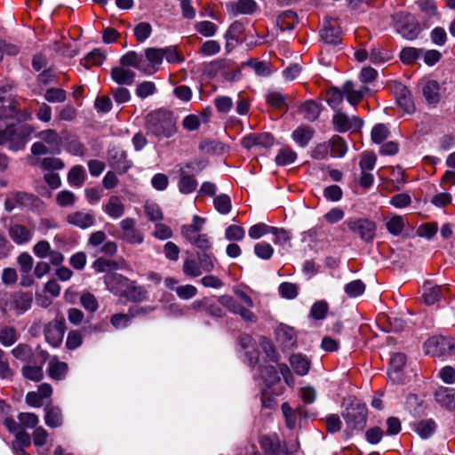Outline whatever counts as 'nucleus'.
Masks as SVG:
<instances>
[{
  "label": "nucleus",
  "instance_id": "obj_1",
  "mask_svg": "<svg viewBox=\"0 0 455 455\" xmlns=\"http://www.w3.org/2000/svg\"><path fill=\"white\" fill-rule=\"evenodd\" d=\"M146 129L158 139L170 138L176 132V119L169 111H155L148 115Z\"/></svg>",
  "mask_w": 455,
  "mask_h": 455
},
{
  "label": "nucleus",
  "instance_id": "obj_2",
  "mask_svg": "<svg viewBox=\"0 0 455 455\" xmlns=\"http://www.w3.org/2000/svg\"><path fill=\"white\" fill-rule=\"evenodd\" d=\"M342 417L351 430H363L366 425L368 410L364 403L355 398H348L347 405L342 411Z\"/></svg>",
  "mask_w": 455,
  "mask_h": 455
},
{
  "label": "nucleus",
  "instance_id": "obj_3",
  "mask_svg": "<svg viewBox=\"0 0 455 455\" xmlns=\"http://www.w3.org/2000/svg\"><path fill=\"white\" fill-rule=\"evenodd\" d=\"M392 20L396 31L408 40L415 39L419 33V28L416 19L406 12H399L392 15Z\"/></svg>",
  "mask_w": 455,
  "mask_h": 455
},
{
  "label": "nucleus",
  "instance_id": "obj_4",
  "mask_svg": "<svg viewBox=\"0 0 455 455\" xmlns=\"http://www.w3.org/2000/svg\"><path fill=\"white\" fill-rule=\"evenodd\" d=\"M109 277H112L115 281L124 287L123 296H124L129 301L137 303L148 299L147 290L143 286L136 285L134 281H130L122 275L116 274L108 276V278Z\"/></svg>",
  "mask_w": 455,
  "mask_h": 455
},
{
  "label": "nucleus",
  "instance_id": "obj_5",
  "mask_svg": "<svg viewBox=\"0 0 455 455\" xmlns=\"http://www.w3.org/2000/svg\"><path fill=\"white\" fill-rule=\"evenodd\" d=\"M424 347L426 354L433 356L451 355L455 351V340L434 336L425 342Z\"/></svg>",
  "mask_w": 455,
  "mask_h": 455
},
{
  "label": "nucleus",
  "instance_id": "obj_6",
  "mask_svg": "<svg viewBox=\"0 0 455 455\" xmlns=\"http://www.w3.org/2000/svg\"><path fill=\"white\" fill-rule=\"evenodd\" d=\"M66 330V323L64 318H56L49 322L44 326V336L46 341L52 347H59L63 339Z\"/></svg>",
  "mask_w": 455,
  "mask_h": 455
},
{
  "label": "nucleus",
  "instance_id": "obj_7",
  "mask_svg": "<svg viewBox=\"0 0 455 455\" xmlns=\"http://www.w3.org/2000/svg\"><path fill=\"white\" fill-rule=\"evenodd\" d=\"M347 225L352 232L357 234L365 242H371L375 237V223L367 219L350 220Z\"/></svg>",
  "mask_w": 455,
  "mask_h": 455
},
{
  "label": "nucleus",
  "instance_id": "obj_8",
  "mask_svg": "<svg viewBox=\"0 0 455 455\" xmlns=\"http://www.w3.org/2000/svg\"><path fill=\"white\" fill-rule=\"evenodd\" d=\"M390 90L395 96L398 105L407 113L414 110V103L411 92L400 82L394 81L389 84Z\"/></svg>",
  "mask_w": 455,
  "mask_h": 455
},
{
  "label": "nucleus",
  "instance_id": "obj_9",
  "mask_svg": "<svg viewBox=\"0 0 455 455\" xmlns=\"http://www.w3.org/2000/svg\"><path fill=\"white\" fill-rule=\"evenodd\" d=\"M25 138L12 124L8 125L4 130H0V145L9 143L12 150H19L25 146Z\"/></svg>",
  "mask_w": 455,
  "mask_h": 455
},
{
  "label": "nucleus",
  "instance_id": "obj_10",
  "mask_svg": "<svg viewBox=\"0 0 455 455\" xmlns=\"http://www.w3.org/2000/svg\"><path fill=\"white\" fill-rule=\"evenodd\" d=\"M8 235L15 244L22 245L32 240L34 229L18 223L11 224L8 228Z\"/></svg>",
  "mask_w": 455,
  "mask_h": 455
},
{
  "label": "nucleus",
  "instance_id": "obj_11",
  "mask_svg": "<svg viewBox=\"0 0 455 455\" xmlns=\"http://www.w3.org/2000/svg\"><path fill=\"white\" fill-rule=\"evenodd\" d=\"M18 105V101L13 98L5 102V108H0V119H14L17 122L30 119V114L19 109Z\"/></svg>",
  "mask_w": 455,
  "mask_h": 455
},
{
  "label": "nucleus",
  "instance_id": "obj_12",
  "mask_svg": "<svg viewBox=\"0 0 455 455\" xmlns=\"http://www.w3.org/2000/svg\"><path fill=\"white\" fill-rule=\"evenodd\" d=\"M321 37L324 43L337 45L341 42V30L335 20H329L321 31Z\"/></svg>",
  "mask_w": 455,
  "mask_h": 455
},
{
  "label": "nucleus",
  "instance_id": "obj_13",
  "mask_svg": "<svg viewBox=\"0 0 455 455\" xmlns=\"http://www.w3.org/2000/svg\"><path fill=\"white\" fill-rule=\"evenodd\" d=\"M68 369L67 363L60 362L57 356H53L49 361L47 374L52 379L60 381L66 378Z\"/></svg>",
  "mask_w": 455,
  "mask_h": 455
},
{
  "label": "nucleus",
  "instance_id": "obj_14",
  "mask_svg": "<svg viewBox=\"0 0 455 455\" xmlns=\"http://www.w3.org/2000/svg\"><path fill=\"white\" fill-rule=\"evenodd\" d=\"M111 165L119 172H126L132 166V162L127 159V154L124 150L112 148L108 151Z\"/></svg>",
  "mask_w": 455,
  "mask_h": 455
},
{
  "label": "nucleus",
  "instance_id": "obj_15",
  "mask_svg": "<svg viewBox=\"0 0 455 455\" xmlns=\"http://www.w3.org/2000/svg\"><path fill=\"white\" fill-rule=\"evenodd\" d=\"M123 235L122 238L130 243H140L143 241L142 235L135 229V221L127 218L120 223Z\"/></svg>",
  "mask_w": 455,
  "mask_h": 455
},
{
  "label": "nucleus",
  "instance_id": "obj_16",
  "mask_svg": "<svg viewBox=\"0 0 455 455\" xmlns=\"http://www.w3.org/2000/svg\"><path fill=\"white\" fill-rule=\"evenodd\" d=\"M274 138L269 133L250 134L243 138L241 144L249 149L255 146L269 148L273 145Z\"/></svg>",
  "mask_w": 455,
  "mask_h": 455
},
{
  "label": "nucleus",
  "instance_id": "obj_17",
  "mask_svg": "<svg viewBox=\"0 0 455 455\" xmlns=\"http://www.w3.org/2000/svg\"><path fill=\"white\" fill-rule=\"evenodd\" d=\"M67 222L82 229L91 228L94 224V215L90 212H75L68 214Z\"/></svg>",
  "mask_w": 455,
  "mask_h": 455
},
{
  "label": "nucleus",
  "instance_id": "obj_18",
  "mask_svg": "<svg viewBox=\"0 0 455 455\" xmlns=\"http://www.w3.org/2000/svg\"><path fill=\"white\" fill-rule=\"evenodd\" d=\"M32 302L33 295L31 292L20 291L12 295V307L20 314L28 311L31 307Z\"/></svg>",
  "mask_w": 455,
  "mask_h": 455
},
{
  "label": "nucleus",
  "instance_id": "obj_19",
  "mask_svg": "<svg viewBox=\"0 0 455 455\" xmlns=\"http://www.w3.org/2000/svg\"><path fill=\"white\" fill-rule=\"evenodd\" d=\"M257 8L254 0H237L227 4L228 12L236 16L238 14H251Z\"/></svg>",
  "mask_w": 455,
  "mask_h": 455
},
{
  "label": "nucleus",
  "instance_id": "obj_20",
  "mask_svg": "<svg viewBox=\"0 0 455 455\" xmlns=\"http://www.w3.org/2000/svg\"><path fill=\"white\" fill-rule=\"evenodd\" d=\"M406 363V356L403 353H396L393 355L390 359V367L388 370L389 378L393 382L399 383L402 380L400 371L403 370Z\"/></svg>",
  "mask_w": 455,
  "mask_h": 455
},
{
  "label": "nucleus",
  "instance_id": "obj_21",
  "mask_svg": "<svg viewBox=\"0 0 455 455\" xmlns=\"http://www.w3.org/2000/svg\"><path fill=\"white\" fill-rule=\"evenodd\" d=\"M435 397L438 403L450 410H455V389L440 387L435 392Z\"/></svg>",
  "mask_w": 455,
  "mask_h": 455
},
{
  "label": "nucleus",
  "instance_id": "obj_22",
  "mask_svg": "<svg viewBox=\"0 0 455 455\" xmlns=\"http://www.w3.org/2000/svg\"><path fill=\"white\" fill-rule=\"evenodd\" d=\"M276 339L284 347H292L296 345L297 338L293 328L281 324L275 331Z\"/></svg>",
  "mask_w": 455,
  "mask_h": 455
},
{
  "label": "nucleus",
  "instance_id": "obj_23",
  "mask_svg": "<svg viewBox=\"0 0 455 455\" xmlns=\"http://www.w3.org/2000/svg\"><path fill=\"white\" fill-rule=\"evenodd\" d=\"M135 73L124 67H115L111 69V78L118 84L131 85L134 83Z\"/></svg>",
  "mask_w": 455,
  "mask_h": 455
},
{
  "label": "nucleus",
  "instance_id": "obj_24",
  "mask_svg": "<svg viewBox=\"0 0 455 455\" xmlns=\"http://www.w3.org/2000/svg\"><path fill=\"white\" fill-rule=\"evenodd\" d=\"M44 421L48 427L54 428L60 427L62 425V413L61 410L59 407L47 404L44 407Z\"/></svg>",
  "mask_w": 455,
  "mask_h": 455
},
{
  "label": "nucleus",
  "instance_id": "obj_25",
  "mask_svg": "<svg viewBox=\"0 0 455 455\" xmlns=\"http://www.w3.org/2000/svg\"><path fill=\"white\" fill-rule=\"evenodd\" d=\"M37 136L43 142L50 145L54 152H60L62 140L56 131L52 129L44 130L40 132Z\"/></svg>",
  "mask_w": 455,
  "mask_h": 455
},
{
  "label": "nucleus",
  "instance_id": "obj_26",
  "mask_svg": "<svg viewBox=\"0 0 455 455\" xmlns=\"http://www.w3.org/2000/svg\"><path fill=\"white\" fill-rule=\"evenodd\" d=\"M189 232L190 233H188V235H184V237L198 249L197 251H209L212 248V243L207 235L200 233L193 234L191 230H189Z\"/></svg>",
  "mask_w": 455,
  "mask_h": 455
},
{
  "label": "nucleus",
  "instance_id": "obj_27",
  "mask_svg": "<svg viewBox=\"0 0 455 455\" xmlns=\"http://www.w3.org/2000/svg\"><path fill=\"white\" fill-rule=\"evenodd\" d=\"M297 14L291 11L282 12L276 19V25L281 30H291L298 24Z\"/></svg>",
  "mask_w": 455,
  "mask_h": 455
},
{
  "label": "nucleus",
  "instance_id": "obj_28",
  "mask_svg": "<svg viewBox=\"0 0 455 455\" xmlns=\"http://www.w3.org/2000/svg\"><path fill=\"white\" fill-rule=\"evenodd\" d=\"M290 363L294 371L300 376L306 375L310 369V361L301 354L291 355Z\"/></svg>",
  "mask_w": 455,
  "mask_h": 455
},
{
  "label": "nucleus",
  "instance_id": "obj_29",
  "mask_svg": "<svg viewBox=\"0 0 455 455\" xmlns=\"http://www.w3.org/2000/svg\"><path fill=\"white\" fill-rule=\"evenodd\" d=\"M182 271L189 277H198L204 272L197 259H196L192 254L184 260Z\"/></svg>",
  "mask_w": 455,
  "mask_h": 455
},
{
  "label": "nucleus",
  "instance_id": "obj_30",
  "mask_svg": "<svg viewBox=\"0 0 455 455\" xmlns=\"http://www.w3.org/2000/svg\"><path fill=\"white\" fill-rule=\"evenodd\" d=\"M180 179L179 181V190L182 194H190L192 193L197 186V181L196 178L192 175H188L185 172L183 168H180Z\"/></svg>",
  "mask_w": 455,
  "mask_h": 455
},
{
  "label": "nucleus",
  "instance_id": "obj_31",
  "mask_svg": "<svg viewBox=\"0 0 455 455\" xmlns=\"http://www.w3.org/2000/svg\"><path fill=\"white\" fill-rule=\"evenodd\" d=\"M423 95L428 104L437 103L440 100L439 84L436 81H428L422 89Z\"/></svg>",
  "mask_w": 455,
  "mask_h": 455
},
{
  "label": "nucleus",
  "instance_id": "obj_32",
  "mask_svg": "<svg viewBox=\"0 0 455 455\" xmlns=\"http://www.w3.org/2000/svg\"><path fill=\"white\" fill-rule=\"evenodd\" d=\"M40 164V167L44 171H49V172H53V171L61 170L64 168L65 164L63 161L57 157H44L42 160H34L30 163L31 165H36Z\"/></svg>",
  "mask_w": 455,
  "mask_h": 455
},
{
  "label": "nucleus",
  "instance_id": "obj_33",
  "mask_svg": "<svg viewBox=\"0 0 455 455\" xmlns=\"http://www.w3.org/2000/svg\"><path fill=\"white\" fill-rule=\"evenodd\" d=\"M105 212L112 218H120L124 212V205L117 196H112L105 205Z\"/></svg>",
  "mask_w": 455,
  "mask_h": 455
},
{
  "label": "nucleus",
  "instance_id": "obj_34",
  "mask_svg": "<svg viewBox=\"0 0 455 455\" xmlns=\"http://www.w3.org/2000/svg\"><path fill=\"white\" fill-rule=\"evenodd\" d=\"M314 135V130L308 126L298 127L292 132L293 140L301 147H306Z\"/></svg>",
  "mask_w": 455,
  "mask_h": 455
},
{
  "label": "nucleus",
  "instance_id": "obj_35",
  "mask_svg": "<svg viewBox=\"0 0 455 455\" xmlns=\"http://www.w3.org/2000/svg\"><path fill=\"white\" fill-rule=\"evenodd\" d=\"M299 111L304 115L305 119L315 121L320 114V108L314 100H307L299 107Z\"/></svg>",
  "mask_w": 455,
  "mask_h": 455
},
{
  "label": "nucleus",
  "instance_id": "obj_36",
  "mask_svg": "<svg viewBox=\"0 0 455 455\" xmlns=\"http://www.w3.org/2000/svg\"><path fill=\"white\" fill-rule=\"evenodd\" d=\"M405 224L406 220L403 217L394 215L386 222V228L390 234L397 236L402 234Z\"/></svg>",
  "mask_w": 455,
  "mask_h": 455
},
{
  "label": "nucleus",
  "instance_id": "obj_37",
  "mask_svg": "<svg viewBox=\"0 0 455 455\" xmlns=\"http://www.w3.org/2000/svg\"><path fill=\"white\" fill-rule=\"evenodd\" d=\"M196 256L204 272H212L214 269L215 258L209 251H196Z\"/></svg>",
  "mask_w": 455,
  "mask_h": 455
},
{
  "label": "nucleus",
  "instance_id": "obj_38",
  "mask_svg": "<svg viewBox=\"0 0 455 455\" xmlns=\"http://www.w3.org/2000/svg\"><path fill=\"white\" fill-rule=\"evenodd\" d=\"M17 340V331L14 327L4 326L0 330V343L10 347Z\"/></svg>",
  "mask_w": 455,
  "mask_h": 455
},
{
  "label": "nucleus",
  "instance_id": "obj_39",
  "mask_svg": "<svg viewBox=\"0 0 455 455\" xmlns=\"http://www.w3.org/2000/svg\"><path fill=\"white\" fill-rule=\"evenodd\" d=\"M105 58V55L99 49H94L81 60V64L85 68H89L92 65H100Z\"/></svg>",
  "mask_w": 455,
  "mask_h": 455
},
{
  "label": "nucleus",
  "instance_id": "obj_40",
  "mask_svg": "<svg viewBox=\"0 0 455 455\" xmlns=\"http://www.w3.org/2000/svg\"><path fill=\"white\" fill-rule=\"evenodd\" d=\"M68 180L72 186L81 187L84 182V171L82 166L76 165L68 174Z\"/></svg>",
  "mask_w": 455,
  "mask_h": 455
},
{
  "label": "nucleus",
  "instance_id": "obj_41",
  "mask_svg": "<svg viewBox=\"0 0 455 455\" xmlns=\"http://www.w3.org/2000/svg\"><path fill=\"white\" fill-rule=\"evenodd\" d=\"M22 375L25 379L32 381H40L44 378V371L41 366L26 365L21 369Z\"/></svg>",
  "mask_w": 455,
  "mask_h": 455
},
{
  "label": "nucleus",
  "instance_id": "obj_42",
  "mask_svg": "<svg viewBox=\"0 0 455 455\" xmlns=\"http://www.w3.org/2000/svg\"><path fill=\"white\" fill-rule=\"evenodd\" d=\"M12 354L22 362H29L33 356L32 348L26 344H19L12 350Z\"/></svg>",
  "mask_w": 455,
  "mask_h": 455
},
{
  "label": "nucleus",
  "instance_id": "obj_43",
  "mask_svg": "<svg viewBox=\"0 0 455 455\" xmlns=\"http://www.w3.org/2000/svg\"><path fill=\"white\" fill-rule=\"evenodd\" d=\"M420 53H423L422 49L405 47L400 53V59L404 64H411L419 57Z\"/></svg>",
  "mask_w": 455,
  "mask_h": 455
},
{
  "label": "nucleus",
  "instance_id": "obj_44",
  "mask_svg": "<svg viewBox=\"0 0 455 455\" xmlns=\"http://www.w3.org/2000/svg\"><path fill=\"white\" fill-rule=\"evenodd\" d=\"M436 424L433 419H424L419 422L417 432L422 438H428L435 430Z\"/></svg>",
  "mask_w": 455,
  "mask_h": 455
},
{
  "label": "nucleus",
  "instance_id": "obj_45",
  "mask_svg": "<svg viewBox=\"0 0 455 455\" xmlns=\"http://www.w3.org/2000/svg\"><path fill=\"white\" fill-rule=\"evenodd\" d=\"M296 157L297 154L291 148H282L275 157V163L278 165H287L293 163Z\"/></svg>",
  "mask_w": 455,
  "mask_h": 455
},
{
  "label": "nucleus",
  "instance_id": "obj_46",
  "mask_svg": "<svg viewBox=\"0 0 455 455\" xmlns=\"http://www.w3.org/2000/svg\"><path fill=\"white\" fill-rule=\"evenodd\" d=\"M215 209L221 214H227L231 210V200L228 196L222 194L213 200Z\"/></svg>",
  "mask_w": 455,
  "mask_h": 455
},
{
  "label": "nucleus",
  "instance_id": "obj_47",
  "mask_svg": "<svg viewBox=\"0 0 455 455\" xmlns=\"http://www.w3.org/2000/svg\"><path fill=\"white\" fill-rule=\"evenodd\" d=\"M260 375L267 385L275 384L280 380L277 370L272 365L262 367Z\"/></svg>",
  "mask_w": 455,
  "mask_h": 455
},
{
  "label": "nucleus",
  "instance_id": "obj_48",
  "mask_svg": "<svg viewBox=\"0 0 455 455\" xmlns=\"http://www.w3.org/2000/svg\"><path fill=\"white\" fill-rule=\"evenodd\" d=\"M365 291V284L361 280H355L345 286V292L350 298L362 295Z\"/></svg>",
  "mask_w": 455,
  "mask_h": 455
},
{
  "label": "nucleus",
  "instance_id": "obj_49",
  "mask_svg": "<svg viewBox=\"0 0 455 455\" xmlns=\"http://www.w3.org/2000/svg\"><path fill=\"white\" fill-rule=\"evenodd\" d=\"M331 150L332 152V156L336 157H342L347 153V145L342 138L339 136L333 137V139L330 142Z\"/></svg>",
  "mask_w": 455,
  "mask_h": 455
},
{
  "label": "nucleus",
  "instance_id": "obj_50",
  "mask_svg": "<svg viewBox=\"0 0 455 455\" xmlns=\"http://www.w3.org/2000/svg\"><path fill=\"white\" fill-rule=\"evenodd\" d=\"M333 124L336 131L339 132L351 130L350 118L343 113H337L333 116Z\"/></svg>",
  "mask_w": 455,
  "mask_h": 455
},
{
  "label": "nucleus",
  "instance_id": "obj_51",
  "mask_svg": "<svg viewBox=\"0 0 455 455\" xmlns=\"http://www.w3.org/2000/svg\"><path fill=\"white\" fill-rule=\"evenodd\" d=\"M267 101L274 108H284L285 111L288 108L285 97L278 92H270L267 95Z\"/></svg>",
  "mask_w": 455,
  "mask_h": 455
},
{
  "label": "nucleus",
  "instance_id": "obj_52",
  "mask_svg": "<svg viewBox=\"0 0 455 455\" xmlns=\"http://www.w3.org/2000/svg\"><path fill=\"white\" fill-rule=\"evenodd\" d=\"M152 33V27L148 22H140L134 28V36L139 42H144Z\"/></svg>",
  "mask_w": 455,
  "mask_h": 455
},
{
  "label": "nucleus",
  "instance_id": "obj_53",
  "mask_svg": "<svg viewBox=\"0 0 455 455\" xmlns=\"http://www.w3.org/2000/svg\"><path fill=\"white\" fill-rule=\"evenodd\" d=\"M389 132L386 125L379 124L371 131V140L376 144L382 143L388 136Z\"/></svg>",
  "mask_w": 455,
  "mask_h": 455
},
{
  "label": "nucleus",
  "instance_id": "obj_54",
  "mask_svg": "<svg viewBox=\"0 0 455 455\" xmlns=\"http://www.w3.org/2000/svg\"><path fill=\"white\" fill-rule=\"evenodd\" d=\"M44 98L49 102H63L66 100V92L60 88H50L45 92Z\"/></svg>",
  "mask_w": 455,
  "mask_h": 455
},
{
  "label": "nucleus",
  "instance_id": "obj_55",
  "mask_svg": "<svg viewBox=\"0 0 455 455\" xmlns=\"http://www.w3.org/2000/svg\"><path fill=\"white\" fill-rule=\"evenodd\" d=\"M83 343V337L79 331L73 330L68 334L66 347L69 350H74L80 347Z\"/></svg>",
  "mask_w": 455,
  "mask_h": 455
},
{
  "label": "nucleus",
  "instance_id": "obj_56",
  "mask_svg": "<svg viewBox=\"0 0 455 455\" xmlns=\"http://www.w3.org/2000/svg\"><path fill=\"white\" fill-rule=\"evenodd\" d=\"M132 317L130 315V313L127 314H115L110 318V323L114 326L116 329L119 328H126L129 326L131 323Z\"/></svg>",
  "mask_w": 455,
  "mask_h": 455
},
{
  "label": "nucleus",
  "instance_id": "obj_57",
  "mask_svg": "<svg viewBox=\"0 0 455 455\" xmlns=\"http://www.w3.org/2000/svg\"><path fill=\"white\" fill-rule=\"evenodd\" d=\"M377 157L372 152H365L362 155L359 163L361 171L370 172L371 171L376 164Z\"/></svg>",
  "mask_w": 455,
  "mask_h": 455
},
{
  "label": "nucleus",
  "instance_id": "obj_58",
  "mask_svg": "<svg viewBox=\"0 0 455 455\" xmlns=\"http://www.w3.org/2000/svg\"><path fill=\"white\" fill-rule=\"evenodd\" d=\"M56 202L61 207L71 206L76 202V196L68 190H62L56 196Z\"/></svg>",
  "mask_w": 455,
  "mask_h": 455
},
{
  "label": "nucleus",
  "instance_id": "obj_59",
  "mask_svg": "<svg viewBox=\"0 0 455 455\" xmlns=\"http://www.w3.org/2000/svg\"><path fill=\"white\" fill-rule=\"evenodd\" d=\"M31 444V437L25 431H19L15 435V440L12 442V449H25L26 447L30 446Z\"/></svg>",
  "mask_w": 455,
  "mask_h": 455
},
{
  "label": "nucleus",
  "instance_id": "obj_60",
  "mask_svg": "<svg viewBox=\"0 0 455 455\" xmlns=\"http://www.w3.org/2000/svg\"><path fill=\"white\" fill-rule=\"evenodd\" d=\"M255 254L263 259H269L274 252L273 247L265 242L258 243L254 246Z\"/></svg>",
  "mask_w": 455,
  "mask_h": 455
},
{
  "label": "nucleus",
  "instance_id": "obj_61",
  "mask_svg": "<svg viewBox=\"0 0 455 455\" xmlns=\"http://www.w3.org/2000/svg\"><path fill=\"white\" fill-rule=\"evenodd\" d=\"M328 311V304L323 301L315 302L310 310V315L314 319L322 320L325 317Z\"/></svg>",
  "mask_w": 455,
  "mask_h": 455
},
{
  "label": "nucleus",
  "instance_id": "obj_62",
  "mask_svg": "<svg viewBox=\"0 0 455 455\" xmlns=\"http://www.w3.org/2000/svg\"><path fill=\"white\" fill-rule=\"evenodd\" d=\"M163 55L169 63H180L184 61V57L177 51L176 46L164 48Z\"/></svg>",
  "mask_w": 455,
  "mask_h": 455
},
{
  "label": "nucleus",
  "instance_id": "obj_63",
  "mask_svg": "<svg viewBox=\"0 0 455 455\" xmlns=\"http://www.w3.org/2000/svg\"><path fill=\"white\" fill-rule=\"evenodd\" d=\"M442 291L441 286L435 285L427 290L423 295L426 304L434 305L441 298Z\"/></svg>",
  "mask_w": 455,
  "mask_h": 455
},
{
  "label": "nucleus",
  "instance_id": "obj_64",
  "mask_svg": "<svg viewBox=\"0 0 455 455\" xmlns=\"http://www.w3.org/2000/svg\"><path fill=\"white\" fill-rule=\"evenodd\" d=\"M196 29L204 36H212L217 31V26L212 21L204 20L196 23Z\"/></svg>",
  "mask_w": 455,
  "mask_h": 455
}]
</instances>
